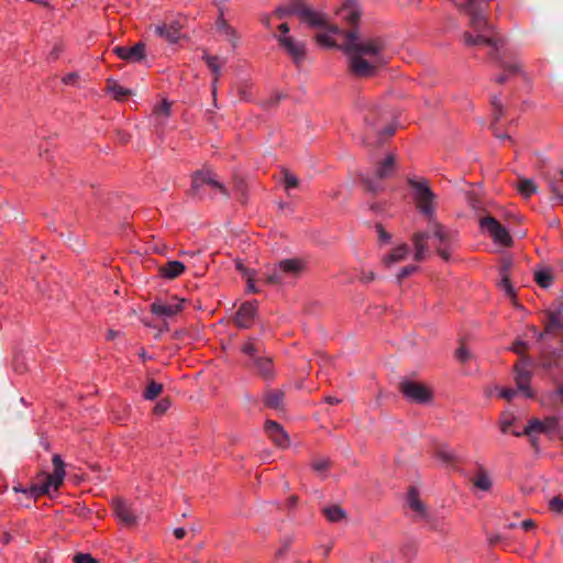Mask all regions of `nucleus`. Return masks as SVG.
Here are the masks:
<instances>
[{
  "label": "nucleus",
  "mask_w": 563,
  "mask_h": 563,
  "mask_svg": "<svg viewBox=\"0 0 563 563\" xmlns=\"http://www.w3.org/2000/svg\"><path fill=\"white\" fill-rule=\"evenodd\" d=\"M324 33H318L316 41L327 47H339L349 56L350 71L357 77H372L383 65L380 53L385 43L380 37H363L357 29L342 31L336 25L320 26Z\"/></svg>",
  "instance_id": "obj_1"
},
{
  "label": "nucleus",
  "mask_w": 563,
  "mask_h": 563,
  "mask_svg": "<svg viewBox=\"0 0 563 563\" xmlns=\"http://www.w3.org/2000/svg\"><path fill=\"white\" fill-rule=\"evenodd\" d=\"M460 11L466 13L470 16V26L476 33L475 35L471 32H464L463 41L467 46L476 45H488L495 51L499 47V40L494 36V30L484 13V8L481 2L475 0H465L463 3H459L456 0H450Z\"/></svg>",
  "instance_id": "obj_2"
},
{
  "label": "nucleus",
  "mask_w": 563,
  "mask_h": 563,
  "mask_svg": "<svg viewBox=\"0 0 563 563\" xmlns=\"http://www.w3.org/2000/svg\"><path fill=\"white\" fill-rule=\"evenodd\" d=\"M412 242L416 250V261L424 258L430 247L429 242L434 245L438 254L444 261H449L454 244V234L433 218L428 220L426 230L413 233Z\"/></svg>",
  "instance_id": "obj_3"
},
{
  "label": "nucleus",
  "mask_w": 563,
  "mask_h": 563,
  "mask_svg": "<svg viewBox=\"0 0 563 563\" xmlns=\"http://www.w3.org/2000/svg\"><path fill=\"white\" fill-rule=\"evenodd\" d=\"M386 119V113L377 110L375 107H368L366 112L364 113V122L366 125L365 134L362 139L364 145L368 147H378L380 146L388 137L393 136L395 133V128L391 125H386L384 128H379L377 124L378 120Z\"/></svg>",
  "instance_id": "obj_4"
},
{
  "label": "nucleus",
  "mask_w": 563,
  "mask_h": 563,
  "mask_svg": "<svg viewBox=\"0 0 563 563\" xmlns=\"http://www.w3.org/2000/svg\"><path fill=\"white\" fill-rule=\"evenodd\" d=\"M274 15L278 19L297 15L300 21L308 24V26L327 25V15L313 11L303 2V0H290L287 3L277 7L274 11Z\"/></svg>",
  "instance_id": "obj_5"
},
{
  "label": "nucleus",
  "mask_w": 563,
  "mask_h": 563,
  "mask_svg": "<svg viewBox=\"0 0 563 563\" xmlns=\"http://www.w3.org/2000/svg\"><path fill=\"white\" fill-rule=\"evenodd\" d=\"M305 269V262L300 258H286L278 262L266 272L265 283L268 285H285L297 278Z\"/></svg>",
  "instance_id": "obj_6"
},
{
  "label": "nucleus",
  "mask_w": 563,
  "mask_h": 563,
  "mask_svg": "<svg viewBox=\"0 0 563 563\" xmlns=\"http://www.w3.org/2000/svg\"><path fill=\"white\" fill-rule=\"evenodd\" d=\"M408 184L413 190V198L419 211L426 216L428 220L433 219L435 195L431 190L428 180H415L409 178Z\"/></svg>",
  "instance_id": "obj_7"
},
{
  "label": "nucleus",
  "mask_w": 563,
  "mask_h": 563,
  "mask_svg": "<svg viewBox=\"0 0 563 563\" xmlns=\"http://www.w3.org/2000/svg\"><path fill=\"white\" fill-rule=\"evenodd\" d=\"M396 156L389 153L384 161H382L375 169L374 177H363V184L368 192L377 195L384 190V186L380 180L388 178L395 170Z\"/></svg>",
  "instance_id": "obj_8"
},
{
  "label": "nucleus",
  "mask_w": 563,
  "mask_h": 563,
  "mask_svg": "<svg viewBox=\"0 0 563 563\" xmlns=\"http://www.w3.org/2000/svg\"><path fill=\"white\" fill-rule=\"evenodd\" d=\"M399 391L406 399L415 404H427L432 399V390L422 383L402 379L398 384Z\"/></svg>",
  "instance_id": "obj_9"
},
{
  "label": "nucleus",
  "mask_w": 563,
  "mask_h": 563,
  "mask_svg": "<svg viewBox=\"0 0 563 563\" xmlns=\"http://www.w3.org/2000/svg\"><path fill=\"white\" fill-rule=\"evenodd\" d=\"M279 46L292 59L297 67H300L307 57L306 42L296 40L290 35H275Z\"/></svg>",
  "instance_id": "obj_10"
},
{
  "label": "nucleus",
  "mask_w": 563,
  "mask_h": 563,
  "mask_svg": "<svg viewBox=\"0 0 563 563\" xmlns=\"http://www.w3.org/2000/svg\"><path fill=\"white\" fill-rule=\"evenodd\" d=\"M481 228L487 232L493 240L503 245L510 246L512 244V238L508 230L500 224L494 217L487 216L481 220Z\"/></svg>",
  "instance_id": "obj_11"
},
{
  "label": "nucleus",
  "mask_w": 563,
  "mask_h": 563,
  "mask_svg": "<svg viewBox=\"0 0 563 563\" xmlns=\"http://www.w3.org/2000/svg\"><path fill=\"white\" fill-rule=\"evenodd\" d=\"M532 366V360L523 355L520 357L519 363L515 365V380L519 390L525 393L526 397L532 398L533 393L529 388L531 372L530 367Z\"/></svg>",
  "instance_id": "obj_12"
},
{
  "label": "nucleus",
  "mask_w": 563,
  "mask_h": 563,
  "mask_svg": "<svg viewBox=\"0 0 563 563\" xmlns=\"http://www.w3.org/2000/svg\"><path fill=\"white\" fill-rule=\"evenodd\" d=\"M203 185L211 186L212 188L218 189L220 191V194H222L224 197H229L228 189L224 187V185L222 183H220L216 178V175L210 169L197 170L192 175V184H191L190 194L191 195L198 194L200 187Z\"/></svg>",
  "instance_id": "obj_13"
},
{
  "label": "nucleus",
  "mask_w": 563,
  "mask_h": 563,
  "mask_svg": "<svg viewBox=\"0 0 563 563\" xmlns=\"http://www.w3.org/2000/svg\"><path fill=\"white\" fill-rule=\"evenodd\" d=\"M112 507L117 519L124 526L134 527L139 523L140 515L132 505L118 498L112 501Z\"/></svg>",
  "instance_id": "obj_14"
},
{
  "label": "nucleus",
  "mask_w": 563,
  "mask_h": 563,
  "mask_svg": "<svg viewBox=\"0 0 563 563\" xmlns=\"http://www.w3.org/2000/svg\"><path fill=\"white\" fill-rule=\"evenodd\" d=\"M184 300L172 298L170 300H156L151 305V312L163 318H170L183 309Z\"/></svg>",
  "instance_id": "obj_15"
},
{
  "label": "nucleus",
  "mask_w": 563,
  "mask_h": 563,
  "mask_svg": "<svg viewBox=\"0 0 563 563\" xmlns=\"http://www.w3.org/2000/svg\"><path fill=\"white\" fill-rule=\"evenodd\" d=\"M65 477V472L54 471L52 474H45V481L43 484L32 485L30 487L31 493L34 497H38L42 495L49 494L51 487H54L55 490L63 484Z\"/></svg>",
  "instance_id": "obj_16"
},
{
  "label": "nucleus",
  "mask_w": 563,
  "mask_h": 563,
  "mask_svg": "<svg viewBox=\"0 0 563 563\" xmlns=\"http://www.w3.org/2000/svg\"><path fill=\"white\" fill-rule=\"evenodd\" d=\"M113 53L126 62L136 63L141 62L145 58V44L142 42L136 43L135 45L129 46H115L113 48Z\"/></svg>",
  "instance_id": "obj_17"
},
{
  "label": "nucleus",
  "mask_w": 563,
  "mask_h": 563,
  "mask_svg": "<svg viewBox=\"0 0 563 563\" xmlns=\"http://www.w3.org/2000/svg\"><path fill=\"white\" fill-rule=\"evenodd\" d=\"M408 506L416 512L419 519L424 520L432 526V516L426 505L419 498V492L416 487H410L407 496Z\"/></svg>",
  "instance_id": "obj_18"
},
{
  "label": "nucleus",
  "mask_w": 563,
  "mask_h": 563,
  "mask_svg": "<svg viewBox=\"0 0 563 563\" xmlns=\"http://www.w3.org/2000/svg\"><path fill=\"white\" fill-rule=\"evenodd\" d=\"M247 366L252 367L263 379L271 380L275 377L273 357L269 355L256 356Z\"/></svg>",
  "instance_id": "obj_19"
},
{
  "label": "nucleus",
  "mask_w": 563,
  "mask_h": 563,
  "mask_svg": "<svg viewBox=\"0 0 563 563\" xmlns=\"http://www.w3.org/2000/svg\"><path fill=\"white\" fill-rule=\"evenodd\" d=\"M257 308L254 302H244L238 309L234 322L240 329H249L256 316Z\"/></svg>",
  "instance_id": "obj_20"
},
{
  "label": "nucleus",
  "mask_w": 563,
  "mask_h": 563,
  "mask_svg": "<svg viewBox=\"0 0 563 563\" xmlns=\"http://www.w3.org/2000/svg\"><path fill=\"white\" fill-rule=\"evenodd\" d=\"M265 430L269 438L280 448H285L289 444L287 433L284 431L282 426L273 420H267L265 423Z\"/></svg>",
  "instance_id": "obj_21"
},
{
  "label": "nucleus",
  "mask_w": 563,
  "mask_h": 563,
  "mask_svg": "<svg viewBox=\"0 0 563 563\" xmlns=\"http://www.w3.org/2000/svg\"><path fill=\"white\" fill-rule=\"evenodd\" d=\"M155 34L164 37L169 43H176L180 38V24L173 22L170 24H162L155 26Z\"/></svg>",
  "instance_id": "obj_22"
},
{
  "label": "nucleus",
  "mask_w": 563,
  "mask_h": 563,
  "mask_svg": "<svg viewBox=\"0 0 563 563\" xmlns=\"http://www.w3.org/2000/svg\"><path fill=\"white\" fill-rule=\"evenodd\" d=\"M184 272L185 265L179 261H168L158 267L159 275L166 279H175L179 277Z\"/></svg>",
  "instance_id": "obj_23"
},
{
  "label": "nucleus",
  "mask_w": 563,
  "mask_h": 563,
  "mask_svg": "<svg viewBox=\"0 0 563 563\" xmlns=\"http://www.w3.org/2000/svg\"><path fill=\"white\" fill-rule=\"evenodd\" d=\"M361 13L360 5L353 0H347L339 11L342 19L346 20L351 24L357 23L361 18Z\"/></svg>",
  "instance_id": "obj_24"
},
{
  "label": "nucleus",
  "mask_w": 563,
  "mask_h": 563,
  "mask_svg": "<svg viewBox=\"0 0 563 563\" xmlns=\"http://www.w3.org/2000/svg\"><path fill=\"white\" fill-rule=\"evenodd\" d=\"M284 397L285 394L283 390L274 389L266 391L264 396V404L266 407L275 410L284 409Z\"/></svg>",
  "instance_id": "obj_25"
},
{
  "label": "nucleus",
  "mask_w": 563,
  "mask_h": 563,
  "mask_svg": "<svg viewBox=\"0 0 563 563\" xmlns=\"http://www.w3.org/2000/svg\"><path fill=\"white\" fill-rule=\"evenodd\" d=\"M322 515L328 521L335 523L346 519V512L339 505L324 506L321 509Z\"/></svg>",
  "instance_id": "obj_26"
},
{
  "label": "nucleus",
  "mask_w": 563,
  "mask_h": 563,
  "mask_svg": "<svg viewBox=\"0 0 563 563\" xmlns=\"http://www.w3.org/2000/svg\"><path fill=\"white\" fill-rule=\"evenodd\" d=\"M509 265L510 264L508 262L504 263L500 268L501 280L499 283V287L505 292V295L507 297H509L510 299H514L516 297V292L510 283V278H509V274H508Z\"/></svg>",
  "instance_id": "obj_27"
},
{
  "label": "nucleus",
  "mask_w": 563,
  "mask_h": 563,
  "mask_svg": "<svg viewBox=\"0 0 563 563\" xmlns=\"http://www.w3.org/2000/svg\"><path fill=\"white\" fill-rule=\"evenodd\" d=\"M509 265L510 264L508 262L504 263L500 268L501 280L499 283V287L505 292V295L507 297H509L510 299H514L516 297V292L510 283V278H509V274H508Z\"/></svg>",
  "instance_id": "obj_28"
},
{
  "label": "nucleus",
  "mask_w": 563,
  "mask_h": 563,
  "mask_svg": "<svg viewBox=\"0 0 563 563\" xmlns=\"http://www.w3.org/2000/svg\"><path fill=\"white\" fill-rule=\"evenodd\" d=\"M241 351L250 357V363H252L256 356L262 355L263 343L256 339H250L242 345Z\"/></svg>",
  "instance_id": "obj_29"
},
{
  "label": "nucleus",
  "mask_w": 563,
  "mask_h": 563,
  "mask_svg": "<svg viewBox=\"0 0 563 563\" xmlns=\"http://www.w3.org/2000/svg\"><path fill=\"white\" fill-rule=\"evenodd\" d=\"M532 433H548L543 420L531 419L522 432L514 431V435H531Z\"/></svg>",
  "instance_id": "obj_30"
},
{
  "label": "nucleus",
  "mask_w": 563,
  "mask_h": 563,
  "mask_svg": "<svg viewBox=\"0 0 563 563\" xmlns=\"http://www.w3.org/2000/svg\"><path fill=\"white\" fill-rule=\"evenodd\" d=\"M217 30L224 34L228 40L232 43L233 46L236 45V33L235 30L228 24V22L223 19L222 14L219 16V19L216 22Z\"/></svg>",
  "instance_id": "obj_31"
},
{
  "label": "nucleus",
  "mask_w": 563,
  "mask_h": 563,
  "mask_svg": "<svg viewBox=\"0 0 563 563\" xmlns=\"http://www.w3.org/2000/svg\"><path fill=\"white\" fill-rule=\"evenodd\" d=\"M517 189L523 198H530L533 194L537 192L538 186L532 179L519 178Z\"/></svg>",
  "instance_id": "obj_32"
},
{
  "label": "nucleus",
  "mask_w": 563,
  "mask_h": 563,
  "mask_svg": "<svg viewBox=\"0 0 563 563\" xmlns=\"http://www.w3.org/2000/svg\"><path fill=\"white\" fill-rule=\"evenodd\" d=\"M408 253L409 246L407 244H401L398 247L394 249L393 252L384 258V263L386 265H390L400 262L407 257Z\"/></svg>",
  "instance_id": "obj_33"
},
{
  "label": "nucleus",
  "mask_w": 563,
  "mask_h": 563,
  "mask_svg": "<svg viewBox=\"0 0 563 563\" xmlns=\"http://www.w3.org/2000/svg\"><path fill=\"white\" fill-rule=\"evenodd\" d=\"M559 329H563V313L560 310L552 311L549 313V321L547 323L545 331L552 332Z\"/></svg>",
  "instance_id": "obj_34"
},
{
  "label": "nucleus",
  "mask_w": 563,
  "mask_h": 563,
  "mask_svg": "<svg viewBox=\"0 0 563 563\" xmlns=\"http://www.w3.org/2000/svg\"><path fill=\"white\" fill-rule=\"evenodd\" d=\"M108 89L111 91L117 100H124L131 95V91L122 86H120L114 80H108Z\"/></svg>",
  "instance_id": "obj_35"
},
{
  "label": "nucleus",
  "mask_w": 563,
  "mask_h": 563,
  "mask_svg": "<svg viewBox=\"0 0 563 563\" xmlns=\"http://www.w3.org/2000/svg\"><path fill=\"white\" fill-rule=\"evenodd\" d=\"M559 175L561 179L556 178V176H553V178L550 179V188L556 199L563 202V185L561 184V180L563 179V169L559 172Z\"/></svg>",
  "instance_id": "obj_36"
},
{
  "label": "nucleus",
  "mask_w": 563,
  "mask_h": 563,
  "mask_svg": "<svg viewBox=\"0 0 563 563\" xmlns=\"http://www.w3.org/2000/svg\"><path fill=\"white\" fill-rule=\"evenodd\" d=\"M203 59L207 63L208 67L211 69L212 74L214 75V81H217L220 77V58L218 56H211L209 54L203 55Z\"/></svg>",
  "instance_id": "obj_37"
},
{
  "label": "nucleus",
  "mask_w": 563,
  "mask_h": 563,
  "mask_svg": "<svg viewBox=\"0 0 563 563\" xmlns=\"http://www.w3.org/2000/svg\"><path fill=\"white\" fill-rule=\"evenodd\" d=\"M473 483L475 487L484 492L489 490L492 487V481L489 476L487 475L486 472L483 471L475 476Z\"/></svg>",
  "instance_id": "obj_38"
},
{
  "label": "nucleus",
  "mask_w": 563,
  "mask_h": 563,
  "mask_svg": "<svg viewBox=\"0 0 563 563\" xmlns=\"http://www.w3.org/2000/svg\"><path fill=\"white\" fill-rule=\"evenodd\" d=\"M163 390V385L151 380L144 391L145 399L153 400L155 399Z\"/></svg>",
  "instance_id": "obj_39"
},
{
  "label": "nucleus",
  "mask_w": 563,
  "mask_h": 563,
  "mask_svg": "<svg viewBox=\"0 0 563 563\" xmlns=\"http://www.w3.org/2000/svg\"><path fill=\"white\" fill-rule=\"evenodd\" d=\"M534 279L542 288H548L553 280V276L549 271H539L534 275Z\"/></svg>",
  "instance_id": "obj_40"
},
{
  "label": "nucleus",
  "mask_w": 563,
  "mask_h": 563,
  "mask_svg": "<svg viewBox=\"0 0 563 563\" xmlns=\"http://www.w3.org/2000/svg\"><path fill=\"white\" fill-rule=\"evenodd\" d=\"M283 181H284L286 190H289L291 188H296L299 185L298 177L296 175L289 173L288 170L284 172Z\"/></svg>",
  "instance_id": "obj_41"
},
{
  "label": "nucleus",
  "mask_w": 563,
  "mask_h": 563,
  "mask_svg": "<svg viewBox=\"0 0 563 563\" xmlns=\"http://www.w3.org/2000/svg\"><path fill=\"white\" fill-rule=\"evenodd\" d=\"M331 465V461L329 459H319L313 461L312 468L314 472L322 473L327 471Z\"/></svg>",
  "instance_id": "obj_42"
},
{
  "label": "nucleus",
  "mask_w": 563,
  "mask_h": 563,
  "mask_svg": "<svg viewBox=\"0 0 563 563\" xmlns=\"http://www.w3.org/2000/svg\"><path fill=\"white\" fill-rule=\"evenodd\" d=\"M417 269H418V266H416V265H408V266L402 267L397 275L398 283H401L405 278H407L408 276L413 274Z\"/></svg>",
  "instance_id": "obj_43"
},
{
  "label": "nucleus",
  "mask_w": 563,
  "mask_h": 563,
  "mask_svg": "<svg viewBox=\"0 0 563 563\" xmlns=\"http://www.w3.org/2000/svg\"><path fill=\"white\" fill-rule=\"evenodd\" d=\"M154 112L157 117L167 118L170 112V104L164 100L161 104L156 106Z\"/></svg>",
  "instance_id": "obj_44"
},
{
  "label": "nucleus",
  "mask_w": 563,
  "mask_h": 563,
  "mask_svg": "<svg viewBox=\"0 0 563 563\" xmlns=\"http://www.w3.org/2000/svg\"><path fill=\"white\" fill-rule=\"evenodd\" d=\"M170 407V401L167 398L161 399L154 407L153 411L155 415H163L165 413L168 408Z\"/></svg>",
  "instance_id": "obj_45"
},
{
  "label": "nucleus",
  "mask_w": 563,
  "mask_h": 563,
  "mask_svg": "<svg viewBox=\"0 0 563 563\" xmlns=\"http://www.w3.org/2000/svg\"><path fill=\"white\" fill-rule=\"evenodd\" d=\"M514 417H511L510 413L508 412H504L503 416H501V420H500V430L503 433H506L509 429V427L514 422Z\"/></svg>",
  "instance_id": "obj_46"
},
{
  "label": "nucleus",
  "mask_w": 563,
  "mask_h": 563,
  "mask_svg": "<svg viewBox=\"0 0 563 563\" xmlns=\"http://www.w3.org/2000/svg\"><path fill=\"white\" fill-rule=\"evenodd\" d=\"M492 106L494 108L495 121H498L503 114V106H501V102L499 101L498 97L495 96L492 98Z\"/></svg>",
  "instance_id": "obj_47"
},
{
  "label": "nucleus",
  "mask_w": 563,
  "mask_h": 563,
  "mask_svg": "<svg viewBox=\"0 0 563 563\" xmlns=\"http://www.w3.org/2000/svg\"><path fill=\"white\" fill-rule=\"evenodd\" d=\"M550 509L554 512L562 514L563 512V499L560 497H553L550 500Z\"/></svg>",
  "instance_id": "obj_48"
},
{
  "label": "nucleus",
  "mask_w": 563,
  "mask_h": 563,
  "mask_svg": "<svg viewBox=\"0 0 563 563\" xmlns=\"http://www.w3.org/2000/svg\"><path fill=\"white\" fill-rule=\"evenodd\" d=\"M437 456L445 463H452L454 461V455L443 448L438 449Z\"/></svg>",
  "instance_id": "obj_49"
},
{
  "label": "nucleus",
  "mask_w": 563,
  "mask_h": 563,
  "mask_svg": "<svg viewBox=\"0 0 563 563\" xmlns=\"http://www.w3.org/2000/svg\"><path fill=\"white\" fill-rule=\"evenodd\" d=\"M548 433L559 428V419L556 417H548L543 420Z\"/></svg>",
  "instance_id": "obj_50"
},
{
  "label": "nucleus",
  "mask_w": 563,
  "mask_h": 563,
  "mask_svg": "<svg viewBox=\"0 0 563 563\" xmlns=\"http://www.w3.org/2000/svg\"><path fill=\"white\" fill-rule=\"evenodd\" d=\"M74 563H98L90 554L78 553L74 556Z\"/></svg>",
  "instance_id": "obj_51"
},
{
  "label": "nucleus",
  "mask_w": 563,
  "mask_h": 563,
  "mask_svg": "<svg viewBox=\"0 0 563 563\" xmlns=\"http://www.w3.org/2000/svg\"><path fill=\"white\" fill-rule=\"evenodd\" d=\"M54 471L65 472V464L58 454H55L52 459Z\"/></svg>",
  "instance_id": "obj_52"
},
{
  "label": "nucleus",
  "mask_w": 563,
  "mask_h": 563,
  "mask_svg": "<svg viewBox=\"0 0 563 563\" xmlns=\"http://www.w3.org/2000/svg\"><path fill=\"white\" fill-rule=\"evenodd\" d=\"M501 67L508 75H515L520 70V66L518 64L503 63Z\"/></svg>",
  "instance_id": "obj_53"
},
{
  "label": "nucleus",
  "mask_w": 563,
  "mask_h": 563,
  "mask_svg": "<svg viewBox=\"0 0 563 563\" xmlns=\"http://www.w3.org/2000/svg\"><path fill=\"white\" fill-rule=\"evenodd\" d=\"M456 357L460 362L465 363L471 357V354L464 346H462L456 351Z\"/></svg>",
  "instance_id": "obj_54"
},
{
  "label": "nucleus",
  "mask_w": 563,
  "mask_h": 563,
  "mask_svg": "<svg viewBox=\"0 0 563 563\" xmlns=\"http://www.w3.org/2000/svg\"><path fill=\"white\" fill-rule=\"evenodd\" d=\"M527 349H528V345H527V343H526V342H523V341H516V342L514 343V346H512V351H514L515 353H517V354L521 355V357L523 356L522 352H523L525 350H527Z\"/></svg>",
  "instance_id": "obj_55"
},
{
  "label": "nucleus",
  "mask_w": 563,
  "mask_h": 563,
  "mask_svg": "<svg viewBox=\"0 0 563 563\" xmlns=\"http://www.w3.org/2000/svg\"><path fill=\"white\" fill-rule=\"evenodd\" d=\"M517 394V390L512 388H504L500 390V397L506 400H511Z\"/></svg>",
  "instance_id": "obj_56"
},
{
  "label": "nucleus",
  "mask_w": 563,
  "mask_h": 563,
  "mask_svg": "<svg viewBox=\"0 0 563 563\" xmlns=\"http://www.w3.org/2000/svg\"><path fill=\"white\" fill-rule=\"evenodd\" d=\"M247 279V290L253 294L260 292V289L255 286L254 274L246 277Z\"/></svg>",
  "instance_id": "obj_57"
},
{
  "label": "nucleus",
  "mask_w": 563,
  "mask_h": 563,
  "mask_svg": "<svg viewBox=\"0 0 563 563\" xmlns=\"http://www.w3.org/2000/svg\"><path fill=\"white\" fill-rule=\"evenodd\" d=\"M552 397L556 398L560 404L563 405V383L559 384L556 390L553 393Z\"/></svg>",
  "instance_id": "obj_58"
},
{
  "label": "nucleus",
  "mask_w": 563,
  "mask_h": 563,
  "mask_svg": "<svg viewBox=\"0 0 563 563\" xmlns=\"http://www.w3.org/2000/svg\"><path fill=\"white\" fill-rule=\"evenodd\" d=\"M77 78H78V75L76 73H69L63 78V82L66 85H70V84H74Z\"/></svg>",
  "instance_id": "obj_59"
},
{
  "label": "nucleus",
  "mask_w": 563,
  "mask_h": 563,
  "mask_svg": "<svg viewBox=\"0 0 563 563\" xmlns=\"http://www.w3.org/2000/svg\"><path fill=\"white\" fill-rule=\"evenodd\" d=\"M235 266H236V269L239 272H241V274L244 277H249L250 275H253V273L250 269H247L241 262H238Z\"/></svg>",
  "instance_id": "obj_60"
},
{
  "label": "nucleus",
  "mask_w": 563,
  "mask_h": 563,
  "mask_svg": "<svg viewBox=\"0 0 563 563\" xmlns=\"http://www.w3.org/2000/svg\"><path fill=\"white\" fill-rule=\"evenodd\" d=\"M523 530H530L536 527V522L532 519H526L520 523Z\"/></svg>",
  "instance_id": "obj_61"
},
{
  "label": "nucleus",
  "mask_w": 563,
  "mask_h": 563,
  "mask_svg": "<svg viewBox=\"0 0 563 563\" xmlns=\"http://www.w3.org/2000/svg\"><path fill=\"white\" fill-rule=\"evenodd\" d=\"M500 540L501 536L498 533L488 536V542L492 547L496 545Z\"/></svg>",
  "instance_id": "obj_62"
},
{
  "label": "nucleus",
  "mask_w": 563,
  "mask_h": 563,
  "mask_svg": "<svg viewBox=\"0 0 563 563\" xmlns=\"http://www.w3.org/2000/svg\"><path fill=\"white\" fill-rule=\"evenodd\" d=\"M377 229H378L379 239L382 241H388L390 239V235L383 229L382 225H378Z\"/></svg>",
  "instance_id": "obj_63"
},
{
  "label": "nucleus",
  "mask_w": 563,
  "mask_h": 563,
  "mask_svg": "<svg viewBox=\"0 0 563 563\" xmlns=\"http://www.w3.org/2000/svg\"><path fill=\"white\" fill-rule=\"evenodd\" d=\"M278 30L280 31V35H289L288 33H289L290 29L287 23L279 24Z\"/></svg>",
  "instance_id": "obj_64"
}]
</instances>
